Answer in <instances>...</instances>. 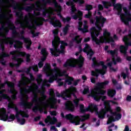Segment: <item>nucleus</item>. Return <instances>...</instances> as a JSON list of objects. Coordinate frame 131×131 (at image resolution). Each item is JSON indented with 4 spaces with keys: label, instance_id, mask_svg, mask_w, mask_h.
<instances>
[{
    "label": "nucleus",
    "instance_id": "obj_1",
    "mask_svg": "<svg viewBox=\"0 0 131 131\" xmlns=\"http://www.w3.org/2000/svg\"><path fill=\"white\" fill-rule=\"evenodd\" d=\"M97 15L99 16H96L95 19L96 20L95 25L96 27H92L90 29V33L93 41L96 42L97 45H100V42H103L102 40L98 39V36L100 35L101 31H102V27H104L105 22L107 21V19L102 16V13L100 11H97Z\"/></svg>",
    "mask_w": 131,
    "mask_h": 131
},
{
    "label": "nucleus",
    "instance_id": "obj_2",
    "mask_svg": "<svg viewBox=\"0 0 131 131\" xmlns=\"http://www.w3.org/2000/svg\"><path fill=\"white\" fill-rule=\"evenodd\" d=\"M104 108L101 109L99 112H97V114L98 115V118L100 119H104L106 114L110 112V115H107V117L108 118L106 124H110L113 121H115L116 120H119L122 117V115L120 113H117V112H113L112 108L111 107V105L110 103L107 101L104 102ZM114 116H115V119H114Z\"/></svg>",
    "mask_w": 131,
    "mask_h": 131
},
{
    "label": "nucleus",
    "instance_id": "obj_3",
    "mask_svg": "<svg viewBox=\"0 0 131 131\" xmlns=\"http://www.w3.org/2000/svg\"><path fill=\"white\" fill-rule=\"evenodd\" d=\"M16 37L24 40V42L26 43L25 47L28 51H31V50H32V48H31L32 42L30 38H26L24 35H20V34L19 37H18V36H16V37H13V36L12 37L5 36V39H3V42L6 45H10V46H13V45H14V42H15V44L14 45V48H15V49H22L23 48V46H22L23 42L19 40L14 39L16 38Z\"/></svg>",
    "mask_w": 131,
    "mask_h": 131
},
{
    "label": "nucleus",
    "instance_id": "obj_4",
    "mask_svg": "<svg viewBox=\"0 0 131 131\" xmlns=\"http://www.w3.org/2000/svg\"><path fill=\"white\" fill-rule=\"evenodd\" d=\"M22 85H26V82L24 81V80H23L21 81H19L18 84H17V86L20 88V95L21 96L20 97V105L24 107V109L26 110V109H31L32 108V106H33V103H36L37 100L40 101V99L38 97V96L36 93H33V98L32 99V102H28V100L29 97L28 95L26 96V100L24 98V96L25 95V93L23 92V89H22Z\"/></svg>",
    "mask_w": 131,
    "mask_h": 131
},
{
    "label": "nucleus",
    "instance_id": "obj_5",
    "mask_svg": "<svg viewBox=\"0 0 131 131\" xmlns=\"http://www.w3.org/2000/svg\"><path fill=\"white\" fill-rule=\"evenodd\" d=\"M33 9H34V4H32L31 6H26V8H19L18 11H15V16L17 18L15 21V24L16 25H20L21 28H25V24L21 20L24 19V15L22 11L25 10L26 12L30 13L32 12Z\"/></svg>",
    "mask_w": 131,
    "mask_h": 131
},
{
    "label": "nucleus",
    "instance_id": "obj_6",
    "mask_svg": "<svg viewBox=\"0 0 131 131\" xmlns=\"http://www.w3.org/2000/svg\"><path fill=\"white\" fill-rule=\"evenodd\" d=\"M10 55H11L12 56V60L13 61H15L17 62L18 64H22L24 60L22 58H19L18 57H26V62L27 63H29L31 59H30V57H31V55L29 54L26 53L25 52L19 51L18 50L12 51L10 52Z\"/></svg>",
    "mask_w": 131,
    "mask_h": 131
},
{
    "label": "nucleus",
    "instance_id": "obj_7",
    "mask_svg": "<svg viewBox=\"0 0 131 131\" xmlns=\"http://www.w3.org/2000/svg\"><path fill=\"white\" fill-rule=\"evenodd\" d=\"M76 62L78 63V68H82V66H83L84 58H83V57L80 55L77 60L74 58L69 59L64 63L63 67L64 68H67V67H72L74 68L76 67L75 63H76Z\"/></svg>",
    "mask_w": 131,
    "mask_h": 131
},
{
    "label": "nucleus",
    "instance_id": "obj_8",
    "mask_svg": "<svg viewBox=\"0 0 131 131\" xmlns=\"http://www.w3.org/2000/svg\"><path fill=\"white\" fill-rule=\"evenodd\" d=\"M61 43L60 50L59 49V45H57L55 48H50V53L54 57H58L60 56V54L64 55L65 54V47L68 46V43L64 41H60Z\"/></svg>",
    "mask_w": 131,
    "mask_h": 131
},
{
    "label": "nucleus",
    "instance_id": "obj_9",
    "mask_svg": "<svg viewBox=\"0 0 131 131\" xmlns=\"http://www.w3.org/2000/svg\"><path fill=\"white\" fill-rule=\"evenodd\" d=\"M99 40H101L102 42L97 44V42H95L97 46H100L101 43H104V42H114L115 40H118V37L116 34L114 35V37H111V33L109 32H107L106 30H104L103 32V36H101L100 39H98Z\"/></svg>",
    "mask_w": 131,
    "mask_h": 131
},
{
    "label": "nucleus",
    "instance_id": "obj_10",
    "mask_svg": "<svg viewBox=\"0 0 131 131\" xmlns=\"http://www.w3.org/2000/svg\"><path fill=\"white\" fill-rule=\"evenodd\" d=\"M6 84H7V86L10 88L9 93L12 94L11 99L13 100H17V95H18V91L15 89V83L12 82H9L8 80H6L4 83H2L0 81V90L1 89H4L6 86Z\"/></svg>",
    "mask_w": 131,
    "mask_h": 131
},
{
    "label": "nucleus",
    "instance_id": "obj_11",
    "mask_svg": "<svg viewBox=\"0 0 131 131\" xmlns=\"http://www.w3.org/2000/svg\"><path fill=\"white\" fill-rule=\"evenodd\" d=\"M100 66H102V69H95V71H92V76L99 77V75H100V74H101V75H105L106 74V70H107V66L105 65V62L103 61H99L97 67H100Z\"/></svg>",
    "mask_w": 131,
    "mask_h": 131
},
{
    "label": "nucleus",
    "instance_id": "obj_12",
    "mask_svg": "<svg viewBox=\"0 0 131 131\" xmlns=\"http://www.w3.org/2000/svg\"><path fill=\"white\" fill-rule=\"evenodd\" d=\"M123 41L125 42V46L121 45L120 47V52L124 55H126V51L128 50V47H131V33H128V36H124Z\"/></svg>",
    "mask_w": 131,
    "mask_h": 131
},
{
    "label": "nucleus",
    "instance_id": "obj_13",
    "mask_svg": "<svg viewBox=\"0 0 131 131\" xmlns=\"http://www.w3.org/2000/svg\"><path fill=\"white\" fill-rule=\"evenodd\" d=\"M59 70H60L58 68V67H55L54 69H52L51 68V64L48 63H46L45 64V66L43 68V71H44V72H51L50 71H51L52 72H54V73H55L54 75L57 76L58 77L63 76L66 72H58Z\"/></svg>",
    "mask_w": 131,
    "mask_h": 131
},
{
    "label": "nucleus",
    "instance_id": "obj_14",
    "mask_svg": "<svg viewBox=\"0 0 131 131\" xmlns=\"http://www.w3.org/2000/svg\"><path fill=\"white\" fill-rule=\"evenodd\" d=\"M53 12L48 11L47 18L50 20V23L51 25H53L54 27H62V24L60 22L59 20L56 19V16L52 17L53 15Z\"/></svg>",
    "mask_w": 131,
    "mask_h": 131
},
{
    "label": "nucleus",
    "instance_id": "obj_15",
    "mask_svg": "<svg viewBox=\"0 0 131 131\" xmlns=\"http://www.w3.org/2000/svg\"><path fill=\"white\" fill-rule=\"evenodd\" d=\"M60 116L62 118H66L67 120H70L71 123L75 124V125H79V121H78V117H75L71 114H69L66 115L63 113L60 114Z\"/></svg>",
    "mask_w": 131,
    "mask_h": 131
},
{
    "label": "nucleus",
    "instance_id": "obj_16",
    "mask_svg": "<svg viewBox=\"0 0 131 131\" xmlns=\"http://www.w3.org/2000/svg\"><path fill=\"white\" fill-rule=\"evenodd\" d=\"M97 92L91 93L89 96L93 98L96 102H99L101 100V96H104L106 94V90L100 89L97 90Z\"/></svg>",
    "mask_w": 131,
    "mask_h": 131
},
{
    "label": "nucleus",
    "instance_id": "obj_17",
    "mask_svg": "<svg viewBox=\"0 0 131 131\" xmlns=\"http://www.w3.org/2000/svg\"><path fill=\"white\" fill-rule=\"evenodd\" d=\"M7 24L8 28H9L10 30H12V35L13 37H17V36H20V33L17 32V30H16V27L14 25V23L12 22V20H11V19H7Z\"/></svg>",
    "mask_w": 131,
    "mask_h": 131
},
{
    "label": "nucleus",
    "instance_id": "obj_18",
    "mask_svg": "<svg viewBox=\"0 0 131 131\" xmlns=\"http://www.w3.org/2000/svg\"><path fill=\"white\" fill-rule=\"evenodd\" d=\"M0 48L2 51L0 54V63L3 66H6V61H5L4 58H9L11 54H9L5 52V45H3V43H1Z\"/></svg>",
    "mask_w": 131,
    "mask_h": 131
},
{
    "label": "nucleus",
    "instance_id": "obj_19",
    "mask_svg": "<svg viewBox=\"0 0 131 131\" xmlns=\"http://www.w3.org/2000/svg\"><path fill=\"white\" fill-rule=\"evenodd\" d=\"M40 54L42 55V57H41L40 61L38 63L39 68H42V67H43V62L46 60H47V58H48V56H49V53L46 48H42L41 50Z\"/></svg>",
    "mask_w": 131,
    "mask_h": 131
},
{
    "label": "nucleus",
    "instance_id": "obj_20",
    "mask_svg": "<svg viewBox=\"0 0 131 131\" xmlns=\"http://www.w3.org/2000/svg\"><path fill=\"white\" fill-rule=\"evenodd\" d=\"M102 4H99L98 6L97 11H103L104 9H109L110 7H112V3L109 1H102Z\"/></svg>",
    "mask_w": 131,
    "mask_h": 131
},
{
    "label": "nucleus",
    "instance_id": "obj_21",
    "mask_svg": "<svg viewBox=\"0 0 131 131\" xmlns=\"http://www.w3.org/2000/svg\"><path fill=\"white\" fill-rule=\"evenodd\" d=\"M65 109L67 111H70V112H73L74 110H75V106H74V104L73 102L70 100H68L64 104Z\"/></svg>",
    "mask_w": 131,
    "mask_h": 131
},
{
    "label": "nucleus",
    "instance_id": "obj_22",
    "mask_svg": "<svg viewBox=\"0 0 131 131\" xmlns=\"http://www.w3.org/2000/svg\"><path fill=\"white\" fill-rule=\"evenodd\" d=\"M37 20L38 21V23L37 22V20L36 19H35L34 20V23L35 24L36 26H42L43 25V22H48L49 21V18L48 19H45V18L42 17H37Z\"/></svg>",
    "mask_w": 131,
    "mask_h": 131
},
{
    "label": "nucleus",
    "instance_id": "obj_23",
    "mask_svg": "<svg viewBox=\"0 0 131 131\" xmlns=\"http://www.w3.org/2000/svg\"><path fill=\"white\" fill-rule=\"evenodd\" d=\"M108 84H109V81L107 80L102 82H97L96 87V91L99 90H104L105 89V86H106V85H108Z\"/></svg>",
    "mask_w": 131,
    "mask_h": 131
},
{
    "label": "nucleus",
    "instance_id": "obj_24",
    "mask_svg": "<svg viewBox=\"0 0 131 131\" xmlns=\"http://www.w3.org/2000/svg\"><path fill=\"white\" fill-rule=\"evenodd\" d=\"M73 1H70L68 2H66V5L67 6H71V7H72L73 5H74L75 4H79V5L81 6H82V5H84V4H85V2L84 1V0H72Z\"/></svg>",
    "mask_w": 131,
    "mask_h": 131
},
{
    "label": "nucleus",
    "instance_id": "obj_25",
    "mask_svg": "<svg viewBox=\"0 0 131 131\" xmlns=\"http://www.w3.org/2000/svg\"><path fill=\"white\" fill-rule=\"evenodd\" d=\"M67 91H69V93L67 94V96L69 98V99H70L71 98V96H73V97H75L76 95H75V93L77 92V89L75 87H74L73 86H71L70 89H67Z\"/></svg>",
    "mask_w": 131,
    "mask_h": 131
},
{
    "label": "nucleus",
    "instance_id": "obj_26",
    "mask_svg": "<svg viewBox=\"0 0 131 131\" xmlns=\"http://www.w3.org/2000/svg\"><path fill=\"white\" fill-rule=\"evenodd\" d=\"M25 18H26L27 19L26 20V25L29 29H36V27L34 25V24L32 23V25L30 24V22H32V20L31 19L28 18V15H26L25 16Z\"/></svg>",
    "mask_w": 131,
    "mask_h": 131
},
{
    "label": "nucleus",
    "instance_id": "obj_27",
    "mask_svg": "<svg viewBox=\"0 0 131 131\" xmlns=\"http://www.w3.org/2000/svg\"><path fill=\"white\" fill-rule=\"evenodd\" d=\"M112 4L113 6L114 7L115 9H116L118 11V14L120 15L121 14V12H122V6L120 4H116V0H111Z\"/></svg>",
    "mask_w": 131,
    "mask_h": 131
},
{
    "label": "nucleus",
    "instance_id": "obj_28",
    "mask_svg": "<svg viewBox=\"0 0 131 131\" xmlns=\"http://www.w3.org/2000/svg\"><path fill=\"white\" fill-rule=\"evenodd\" d=\"M45 73H46V76H47V77H49L48 82H49L50 83H52V82H54V80H57V79H58V76H55L54 74L50 72H47Z\"/></svg>",
    "mask_w": 131,
    "mask_h": 131
},
{
    "label": "nucleus",
    "instance_id": "obj_29",
    "mask_svg": "<svg viewBox=\"0 0 131 131\" xmlns=\"http://www.w3.org/2000/svg\"><path fill=\"white\" fill-rule=\"evenodd\" d=\"M12 2V7L13 8L14 10V13H16V12H19V9H22L23 8H26V7H20L19 6V4L15 1V0H10Z\"/></svg>",
    "mask_w": 131,
    "mask_h": 131
},
{
    "label": "nucleus",
    "instance_id": "obj_30",
    "mask_svg": "<svg viewBox=\"0 0 131 131\" xmlns=\"http://www.w3.org/2000/svg\"><path fill=\"white\" fill-rule=\"evenodd\" d=\"M69 93V91L67 90L66 89L65 91L63 92H61V94L57 93H56V96L58 98H62L63 100H67V97L69 96L67 95V94Z\"/></svg>",
    "mask_w": 131,
    "mask_h": 131
},
{
    "label": "nucleus",
    "instance_id": "obj_31",
    "mask_svg": "<svg viewBox=\"0 0 131 131\" xmlns=\"http://www.w3.org/2000/svg\"><path fill=\"white\" fill-rule=\"evenodd\" d=\"M107 54H110L112 56V60L113 62L114 65H116V61H115V55H117L116 50H107Z\"/></svg>",
    "mask_w": 131,
    "mask_h": 131
},
{
    "label": "nucleus",
    "instance_id": "obj_32",
    "mask_svg": "<svg viewBox=\"0 0 131 131\" xmlns=\"http://www.w3.org/2000/svg\"><path fill=\"white\" fill-rule=\"evenodd\" d=\"M9 115L7 114V111L6 110L3 112H0V120L3 121H7L8 120V116Z\"/></svg>",
    "mask_w": 131,
    "mask_h": 131
},
{
    "label": "nucleus",
    "instance_id": "obj_33",
    "mask_svg": "<svg viewBox=\"0 0 131 131\" xmlns=\"http://www.w3.org/2000/svg\"><path fill=\"white\" fill-rule=\"evenodd\" d=\"M54 39L53 40H52V49H55V47H56L57 46H60V43L59 41H60V37L57 36H54Z\"/></svg>",
    "mask_w": 131,
    "mask_h": 131
},
{
    "label": "nucleus",
    "instance_id": "obj_34",
    "mask_svg": "<svg viewBox=\"0 0 131 131\" xmlns=\"http://www.w3.org/2000/svg\"><path fill=\"white\" fill-rule=\"evenodd\" d=\"M47 1H45V0H42V2L44 3L45 6H47V4H49V5H52V4H54V7L55 8H58V3H57V1L56 0H46Z\"/></svg>",
    "mask_w": 131,
    "mask_h": 131
},
{
    "label": "nucleus",
    "instance_id": "obj_35",
    "mask_svg": "<svg viewBox=\"0 0 131 131\" xmlns=\"http://www.w3.org/2000/svg\"><path fill=\"white\" fill-rule=\"evenodd\" d=\"M27 88H28V89H27L26 87L21 88L24 94H29L33 90V87H32L31 85H27Z\"/></svg>",
    "mask_w": 131,
    "mask_h": 131
},
{
    "label": "nucleus",
    "instance_id": "obj_36",
    "mask_svg": "<svg viewBox=\"0 0 131 131\" xmlns=\"http://www.w3.org/2000/svg\"><path fill=\"white\" fill-rule=\"evenodd\" d=\"M90 114H86L84 115H83L81 116L82 118H80L78 116H77V117H78V121H79V124H80V121L82 122H83V121H85V120H88V119H90Z\"/></svg>",
    "mask_w": 131,
    "mask_h": 131
},
{
    "label": "nucleus",
    "instance_id": "obj_37",
    "mask_svg": "<svg viewBox=\"0 0 131 131\" xmlns=\"http://www.w3.org/2000/svg\"><path fill=\"white\" fill-rule=\"evenodd\" d=\"M9 96L6 94H4V91H0V102H2L3 100H8Z\"/></svg>",
    "mask_w": 131,
    "mask_h": 131
},
{
    "label": "nucleus",
    "instance_id": "obj_38",
    "mask_svg": "<svg viewBox=\"0 0 131 131\" xmlns=\"http://www.w3.org/2000/svg\"><path fill=\"white\" fill-rule=\"evenodd\" d=\"M116 95V90L113 89H108L107 90V96L111 98H113Z\"/></svg>",
    "mask_w": 131,
    "mask_h": 131
},
{
    "label": "nucleus",
    "instance_id": "obj_39",
    "mask_svg": "<svg viewBox=\"0 0 131 131\" xmlns=\"http://www.w3.org/2000/svg\"><path fill=\"white\" fill-rule=\"evenodd\" d=\"M118 15H120L121 20L122 22H123V23L125 25H126L127 26H128V25H129V21L128 19H127V18H124L123 17V15H121V12L120 14H118Z\"/></svg>",
    "mask_w": 131,
    "mask_h": 131
},
{
    "label": "nucleus",
    "instance_id": "obj_40",
    "mask_svg": "<svg viewBox=\"0 0 131 131\" xmlns=\"http://www.w3.org/2000/svg\"><path fill=\"white\" fill-rule=\"evenodd\" d=\"M72 40H73V41H75L76 43L79 45V43H81V41L82 40V38H80V36L76 35L72 39Z\"/></svg>",
    "mask_w": 131,
    "mask_h": 131
},
{
    "label": "nucleus",
    "instance_id": "obj_41",
    "mask_svg": "<svg viewBox=\"0 0 131 131\" xmlns=\"http://www.w3.org/2000/svg\"><path fill=\"white\" fill-rule=\"evenodd\" d=\"M72 81H74V78L72 77H69V78H67L64 81V85L67 83L68 85H71L72 84Z\"/></svg>",
    "mask_w": 131,
    "mask_h": 131
},
{
    "label": "nucleus",
    "instance_id": "obj_42",
    "mask_svg": "<svg viewBox=\"0 0 131 131\" xmlns=\"http://www.w3.org/2000/svg\"><path fill=\"white\" fill-rule=\"evenodd\" d=\"M42 98H43L42 100L40 98H39V99H40V100L38 99L37 102H34V103H37L38 102H39L40 104H42V105L46 104V102H43V101H45L46 99H47V96L45 95V92H43L42 94Z\"/></svg>",
    "mask_w": 131,
    "mask_h": 131
},
{
    "label": "nucleus",
    "instance_id": "obj_43",
    "mask_svg": "<svg viewBox=\"0 0 131 131\" xmlns=\"http://www.w3.org/2000/svg\"><path fill=\"white\" fill-rule=\"evenodd\" d=\"M33 112L34 113H37V111H39L40 112H42L43 111V107H40L37 106V105H35L32 108Z\"/></svg>",
    "mask_w": 131,
    "mask_h": 131
},
{
    "label": "nucleus",
    "instance_id": "obj_44",
    "mask_svg": "<svg viewBox=\"0 0 131 131\" xmlns=\"http://www.w3.org/2000/svg\"><path fill=\"white\" fill-rule=\"evenodd\" d=\"M84 17L86 18V19H90V22L91 24H95L96 19L92 18V16L90 14H85Z\"/></svg>",
    "mask_w": 131,
    "mask_h": 131
},
{
    "label": "nucleus",
    "instance_id": "obj_45",
    "mask_svg": "<svg viewBox=\"0 0 131 131\" xmlns=\"http://www.w3.org/2000/svg\"><path fill=\"white\" fill-rule=\"evenodd\" d=\"M61 11H62V8L60 6H58V8L57 9H55V12H57V13H58L57 16H58V17H60V19L62 20L64 17H63L62 14H61Z\"/></svg>",
    "mask_w": 131,
    "mask_h": 131
},
{
    "label": "nucleus",
    "instance_id": "obj_46",
    "mask_svg": "<svg viewBox=\"0 0 131 131\" xmlns=\"http://www.w3.org/2000/svg\"><path fill=\"white\" fill-rule=\"evenodd\" d=\"M41 77H42V75L39 74L37 75L36 81H37V83L38 84H41V82H42V81H43Z\"/></svg>",
    "mask_w": 131,
    "mask_h": 131
},
{
    "label": "nucleus",
    "instance_id": "obj_47",
    "mask_svg": "<svg viewBox=\"0 0 131 131\" xmlns=\"http://www.w3.org/2000/svg\"><path fill=\"white\" fill-rule=\"evenodd\" d=\"M70 27H71V26H70L69 24H67L64 28H63V32L64 33V35H66V34L68 33V30H69V28H70Z\"/></svg>",
    "mask_w": 131,
    "mask_h": 131
},
{
    "label": "nucleus",
    "instance_id": "obj_48",
    "mask_svg": "<svg viewBox=\"0 0 131 131\" xmlns=\"http://www.w3.org/2000/svg\"><path fill=\"white\" fill-rule=\"evenodd\" d=\"M86 53L87 54V56H88L89 60H92V58H93V56L94 55V52L93 50H89V51L88 52H86Z\"/></svg>",
    "mask_w": 131,
    "mask_h": 131
},
{
    "label": "nucleus",
    "instance_id": "obj_49",
    "mask_svg": "<svg viewBox=\"0 0 131 131\" xmlns=\"http://www.w3.org/2000/svg\"><path fill=\"white\" fill-rule=\"evenodd\" d=\"M89 50H90L91 51L92 49H91V47H90V45H89L88 43H86L85 45V47L83 49V52H84V53H88V52H90Z\"/></svg>",
    "mask_w": 131,
    "mask_h": 131
},
{
    "label": "nucleus",
    "instance_id": "obj_50",
    "mask_svg": "<svg viewBox=\"0 0 131 131\" xmlns=\"http://www.w3.org/2000/svg\"><path fill=\"white\" fill-rule=\"evenodd\" d=\"M1 28H0V35H1V34H2L3 33L2 31L7 29V28L5 27V23L4 21H1Z\"/></svg>",
    "mask_w": 131,
    "mask_h": 131
},
{
    "label": "nucleus",
    "instance_id": "obj_51",
    "mask_svg": "<svg viewBox=\"0 0 131 131\" xmlns=\"http://www.w3.org/2000/svg\"><path fill=\"white\" fill-rule=\"evenodd\" d=\"M96 57H93L92 58L93 63L92 64V67H97L98 64H99V62H98V60L96 59Z\"/></svg>",
    "mask_w": 131,
    "mask_h": 131
},
{
    "label": "nucleus",
    "instance_id": "obj_52",
    "mask_svg": "<svg viewBox=\"0 0 131 131\" xmlns=\"http://www.w3.org/2000/svg\"><path fill=\"white\" fill-rule=\"evenodd\" d=\"M7 18V15L5 14V12L2 11V9H0V20H3Z\"/></svg>",
    "mask_w": 131,
    "mask_h": 131
},
{
    "label": "nucleus",
    "instance_id": "obj_53",
    "mask_svg": "<svg viewBox=\"0 0 131 131\" xmlns=\"http://www.w3.org/2000/svg\"><path fill=\"white\" fill-rule=\"evenodd\" d=\"M89 108L92 109L93 111H98V106L96 105L91 104L89 105Z\"/></svg>",
    "mask_w": 131,
    "mask_h": 131
},
{
    "label": "nucleus",
    "instance_id": "obj_54",
    "mask_svg": "<svg viewBox=\"0 0 131 131\" xmlns=\"http://www.w3.org/2000/svg\"><path fill=\"white\" fill-rule=\"evenodd\" d=\"M49 100L50 101V102H51L52 104H56V103H57V98H56L55 96L50 97Z\"/></svg>",
    "mask_w": 131,
    "mask_h": 131
},
{
    "label": "nucleus",
    "instance_id": "obj_55",
    "mask_svg": "<svg viewBox=\"0 0 131 131\" xmlns=\"http://www.w3.org/2000/svg\"><path fill=\"white\" fill-rule=\"evenodd\" d=\"M62 21L63 22V23H66V22H70V21H71V17L69 16H67L66 18L63 17Z\"/></svg>",
    "mask_w": 131,
    "mask_h": 131
},
{
    "label": "nucleus",
    "instance_id": "obj_56",
    "mask_svg": "<svg viewBox=\"0 0 131 131\" xmlns=\"http://www.w3.org/2000/svg\"><path fill=\"white\" fill-rule=\"evenodd\" d=\"M57 121L58 120L57 119V118L54 117L52 118V121L49 122V124H51V125H54V124H56V122H57Z\"/></svg>",
    "mask_w": 131,
    "mask_h": 131
},
{
    "label": "nucleus",
    "instance_id": "obj_57",
    "mask_svg": "<svg viewBox=\"0 0 131 131\" xmlns=\"http://www.w3.org/2000/svg\"><path fill=\"white\" fill-rule=\"evenodd\" d=\"M15 116L14 114H10V116H8V120L10 121H14L15 120Z\"/></svg>",
    "mask_w": 131,
    "mask_h": 131
},
{
    "label": "nucleus",
    "instance_id": "obj_58",
    "mask_svg": "<svg viewBox=\"0 0 131 131\" xmlns=\"http://www.w3.org/2000/svg\"><path fill=\"white\" fill-rule=\"evenodd\" d=\"M74 97L75 98V99L73 100L74 104H75L76 106H78V103H79V99L77 98V96H76V95Z\"/></svg>",
    "mask_w": 131,
    "mask_h": 131
},
{
    "label": "nucleus",
    "instance_id": "obj_59",
    "mask_svg": "<svg viewBox=\"0 0 131 131\" xmlns=\"http://www.w3.org/2000/svg\"><path fill=\"white\" fill-rule=\"evenodd\" d=\"M31 33L32 35L33 38L36 37V36H38V35H39V33H35V32L32 30H31Z\"/></svg>",
    "mask_w": 131,
    "mask_h": 131
},
{
    "label": "nucleus",
    "instance_id": "obj_60",
    "mask_svg": "<svg viewBox=\"0 0 131 131\" xmlns=\"http://www.w3.org/2000/svg\"><path fill=\"white\" fill-rule=\"evenodd\" d=\"M80 111L81 113H84L85 112H86V110L84 109V105L83 104H80Z\"/></svg>",
    "mask_w": 131,
    "mask_h": 131
},
{
    "label": "nucleus",
    "instance_id": "obj_61",
    "mask_svg": "<svg viewBox=\"0 0 131 131\" xmlns=\"http://www.w3.org/2000/svg\"><path fill=\"white\" fill-rule=\"evenodd\" d=\"M21 114H22V112H17L16 114L15 118L17 119V121H20V120H21V118H20L19 117V116H20V115H21Z\"/></svg>",
    "mask_w": 131,
    "mask_h": 131
},
{
    "label": "nucleus",
    "instance_id": "obj_62",
    "mask_svg": "<svg viewBox=\"0 0 131 131\" xmlns=\"http://www.w3.org/2000/svg\"><path fill=\"white\" fill-rule=\"evenodd\" d=\"M21 113L22 114H20V116H22V117H26V118H28V117H29V115L26 113V112L23 111Z\"/></svg>",
    "mask_w": 131,
    "mask_h": 131
},
{
    "label": "nucleus",
    "instance_id": "obj_63",
    "mask_svg": "<svg viewBox=\"0 0 131 131\" xmlns=\"http://www.w3.org/2000/svg\"><path fill=\"white\" fill-rule=\"evenodd\" d=\"M86 11H91L93 10V5H87L85 6Z\"/></svg>",
    "mask_w": 131,
    "mask_h": 131
},
{
    "label": "nucleus",
    "instance_id": "obj_64",
    "mask_svg": "<svg viewBox=\"0 0 131 131\" xmlns=\"http://www.w3.org/2000/svg\"><path fill=\"white\" fill-rule=\"evenodd\" d=\"M31 67H32L31 69H33V71H35L36 72L38 71V67L37 66V64L34 65Z\"/></svg>",
    "mask_w": 131,
    "mask_h": 131
}]
</instances>
